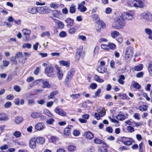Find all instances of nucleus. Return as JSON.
Returning <instances> with one entry per match:
<instances>
[{"mask_svg":"<svg viewBox=\"0 0 152 152\" xmlns=\"http://www.w3.org/2000/svg\"><path fill=\"white\" fill-rule=\"evenodd\" d=\"M124 20L125 19L121 18V15L120 18H116L112 24L113 27L116 29L121 28L126 24Z\"/></svg>","mask_w":152,"mask_h":152,"instance_id":"nucleus-1","label":"nucleus"},{"mask_svg":"<svg viewBox=\"0 0 152 152\" xmlns=\"http://www.w3.org/2000/svg\"><path fill=\"white\" fill-rule=\"evenodd\" d=\"M135 15L134 11L132 10L124 12L121 15V18L128 20H132L134 18Z\"/></svg>","mask_w":152,"mask_h":152,"instance_id":"nucleus-2","label":"nucleus"},{"mask_svg":"<svg viewBox=\"0 0 152 152\" xmlns=\"http://www.w3.org/2000/svg\"><path fill=\"white\" fill-rule=\"evenodd\" d=\"M83 49V47L80 46L77 49L75 57L76 60L77 61L79 60L80 57L83 58L85 55L84 52L82 51Z\"/></svg>","mask_w":152,"mask_h":152,"instance_id":"nucleus-3","label":"nucleus"},{"mask_svg":"<svg viewBox=\"0 0 152 152\" xmlns=\"http://www.w3.org/2000/svg\"><path fill=\"white\" fill-rule=\"evenodd\" d=\"M133 54V49L131 47H129L126 48L125 54V58L130 60L132 58Z\"/></svg>","mask_w":152,"mask_h":152,"instance_id":"nucleus-4","label":"nucleus"},{"mask_svg":"<svg viewBox=\"0 0 152 152\" xmlns=\"http://www.w3.org/2000/svg\"><path fill=\"white\" fill-rule=\"evenodd\" d=\"M141 18L145 20L151 21L152 20V15L148 12H145L141 14Z\"/></svg>","mask_w":152,"mask_h":152,"instance_id":"nucleus-5","label":"nucleus"},{"mask_svg":"<svg viewBox=\"0 0 152 152\" xmlns=\"http://www.w3.org/2000/svg\"><path fill=\"white\" fill-rule=\"evenodd\" d=\"M54 68L51 66H47L45 69V73L48 77H52L53 75Z\"/></svg>","mask_w":152,"mask_h":152,"instance_id":"nucleus-6","label":"nucleus"},{"mask_svg":"<svg viewBox=\"0 0 152 152\" xmlns=\"http://www.w3.org/2000/svg\"><path fill=\"white\" fill-rule=\"evenodd\" d=\"M38 9L40 14H45L49 12V10L47 6L38 7Z\"/></svg>","mask_w":152,"mask_h":152,"instance_id":"nucleus-7","label":"nucleus"},{"mask_svg":"<svg viewBox=\"0 0 152 152\" xmlns=\"http://www.w3.org/2000/svg\"><path fill=\"white\" fill-rule=\"evenodd\" d=\"M144 0H135V7L136 8H142L145 6Z\"/></svg>","mask_w":152,"mask_h":152,"instance_id":"nucleus-8","label":"nucleus"},{"mask_svg":"<svg viewBox=\"0 0 152 152\" xmlns=\"http://www.w3.org/2000/svg\"><path fill=\"white\" fill-rule=\"evenodd\" d=\"M55 112L58 115L63 117L66 116V113L62 109L56 107L55 110Z\"/></svg>","mask_w":152,"mask_h":152,"instance_id":"nucleus-9","label":"nucleus"},{"mask_svg":"<svg viewBox=\"0 0 152 152\" xmlns=\"http://www.w3.org/2000/svg\"><path fill=\"white\" fill-rule=\"evenodd\" d=\"M45 126L43 123L38 122L35 126V129L38 131L42 130L45 129Z\"/></svg>","mask_w":152,"mask_h":152,"instance_id":"nucleus-10","label":"nucleus"},{"mask_svg":"<svg viewBox=\"0 0 152 152\" xmlns=\"http://www.w3.org/2000/svg\"><path fill=\"white\" fill-rule=\"evenodd\" d=\"M37 143L36 138H32L29 141V146L31 148L34 149L36 147Z\"/></svg>","mask_w":152,"mask_h":152,"instance_id":"nucleus-11","label":"nucleus"},{"mask_svg":"<svg viewBox=\"0 0 152 152\" xmlns=\"http://www.w3.org/2000/svg\"><path fill=\"white\" fill-rule=\"evenodd\" d=\"M37 9L38 7H30L28 9L27 11L32 14H36L38 12Z\"/></svg>","mask_w":152,"mask_h":152,"instance_id":"nucleus-12","label":"nucleus"},{"mask_svg":"<svg viewBox=\"0 0 152 152\" xmlns=\"http://www.w3.org/2000/svg\"><path fill=\"white\" fill-rule=\"evenodd\" d=\"M83 135L87 139L91 140L94 137L93 134L90 131L85 132L83 134Z\"/></svg>","mask_w":152,"mask_h":152,"instance_id":"nucleus-13","label":"nucleus"},{"mask_svg":"<svg viewBox=\"0 0 152 152\" xmlns=\"http://www.w3.org/2000/svg\"><path fill=\"white\" fill-rule=\"evenodd\" d=\"M65 21L67 23L66 26L68 27H70L72 26L74 23V20L69 18L66 19Z\"/></svg>","mask_w":152,"mask_h":152,"instance_id":"nucleus-14","label":"nucleus"},{"mask_svg":"<svg viewBox=\"0 0 152 152\" xmlns=\"http://www.w3.org/2000/svg\"><path fill=\"white\" fill-rule=\"evenodd\" d=\"M42 83L43 88H50L51 87L50 85L49 84L48 81L47 80H42Z\"/></svg>","mask_w":152,"mask_h":152,"instance_id":"nucleus-15","label":"nucleus"},{"mask_svg":"<svg viewBox=\"0 0 152 152\" xmlns=\"http://www.w3.org/2000/svg\"><path fill=\"white\" fill-rule=\"evenodd\" d=\"M97 70L99 72L102 73H104L106 72L107 69V68L103 67L101 66H99L97 67Z\"/></svg>","mask_w":152,"mask_h":152,"instance_id":"nucleus-16","label":"nucleus"},{"mask_svg":"<svg viewBox=\"0 0 152 152\" xmlns=\"http://www.w3.org/2000/svg\"><path fill=\"white\" fill-rule=\"evenodd\" d=\"M59 62L62 65L65 66L66 67H69L70 66V63L69 61L61 60L59 61Z\"/></svg>","mask_w":152,"mask_h":152,"instance_id":"nucleus-17","label":"nucleus"},{"mask_svg":"<svg viewBox=\"0 0 152 152\" xmlns=\"http://www.w3.org/2000/svg\"><path fill=\"white\" fill-rule=\"evenodd\" d=\"M37 143L38 144H43L45 142V139L43 137H38L36 138Z\"/></svg>","mask_w":152,"mask_h":152,"instance_id":"nucleus-18","label":"nucleus"},{"mask_svg":"<svg viewBox=\"0 0 152 152\" xmlns=\"http://www.w3.org/2000/svg\"><path fill=\"white\" fill-rule=\"evenodd\" d=\"M92 18L96 22L99 21V22L101 23L102 25V23H104V22L102 20H100L98 15L97 14H93L92 15Z\"/></svg>","mask_w":152,"mask_h":152,"instance_id":"nucleus-19","label":"nucleus"},{"mask_svg":"<svg viewBox=\"0 0 152 152\" xmlns=\"http://www.w3.org/2000/svg\"><path fill=\"white\" fill-rule=\"evenodd\" d=\"M69 126L68 127L65 128L64 131V135L66 136H69L71 134V129L69 127ZM70 126L72 127V126Z\"/></svg>","mask_w":152,"mask_h":152,"instance_id":"nucleus-20","label":"nucleus"},{"mask_svg":"<svg viewBox=\"0 0 152 152\" xmlns=\"http://www.w3.org/2000/svg\"><path fill=\"white\" fill-rule=\"evenodd\" d=\"M23 120V118L21 116L16 117L15 119V123L17 124H20Z\"/></svg>","mask_w":152,"mask_h":152,"instance_id":"nucleus-21","label":"nucleus"},{"mask_svg":"<svg viewBox=\"0 0 152 152\" xmlns=\"http://www.w3.org/2000/svg\"><path fill=\"white\" fill-rule=\"evenodd\" d=\"M127 140H125V142H124V144L126 145H130L132 144V141L133 140L132 138H126Z\"/></svg>","mask_w":152,"mask_h":152,"instance_id":"nucleus-22","label":"nucleus"},{"mask_svg":"<svg viewBox=\"0 0 152 152\" xmlns=\"http://www.w3.org/2000/svg\"><path fill=\"white\" fill-rule=\"evenodd\" d=\"M78 9L81 12H84L87 10L86 7L82 4L78 5Z\"/></svg>","mask_w":152,"mask_h":152,"instance_id":"nucleus-23","label":"nucleus"},{"mask_svg":"<svg viewBox=\"0 0 152 152\" xmlns=\"http://www.w3.org/2000/svg\"><path fill=\"white\" fill-rule=\"evenodd\" d=\"M40 113L38 112H34L31 113V116L33 118H39Z\"/></svg>","mask_w":152,"mask_h":152,"instance_id":"nucleus-24","label":"nucleus"},{"mask_svg":"<svg viewBox=\"0 0 152 152\" xmlns=\"http://www.w3.org/2000/svg\"><path fill=\"white\" fill-rule=\"evenodd\" d=\"M94 142L96 144H103L106 145V144L102 140L98 138H96L94 139Z\"/></svg>","mask_w":152,"mask_h":152,"instance_id":"nucleus-25","label":"nucleus"},{"mask_svg":"<svg viewBox=\"0 0 152 152\" xmlns=\"http://www.w3.org/2000/svg\"><path fill=\"white\" fill-rule=\"evenodd\" d=\"M43 112L44 113L48 116L51 118H53L54 117V115L48 110L47 109L44 110Z\"/></svg>","mask_w":152,"mask_h":152,"instance_id":"nucleus-26","label":"nucleus"},{"mask_svg":"<svg viewBox=\"0 0 152 152\" xmlns=\"http://www.w3.org/2000/svg\"><path fill=\"white\" fill-rule=\"evenodd\" d=\"M76 6L74 4H72L69 9V12L72 14L75 13L76 12Z\"/></svg>","mask_w":152,"mask_h":152,"instance_id":"nucleus-27","label":"nucleus"},{"mask_svg":"<svg viewBox=\"0 0 152 152\" xmlns=\"http://www.w3.org/2000/svg\"><path fill=\"white\" fill-rule=\"evenodd\" d=\"M143 68V65L142 64H140L137 66H135L134 67V69L136 71H139L141 70Z\"/></svg>","mask_w":152,"mask_h":152,"instance_id":"nucleus-28","label":"nucleus"},{"mask_svg":"<svg viewBox=\"0 0 152 152\" xmlns=\"http://www.w3.org/2000/svg\"><path fill=\"white\" fill-rule=\"evenodd\" d=\"M125 77L123 75H121L119 77V78L118 80V81L119 83L121 84H123L124 83V80H125Z\"/></svg>","mask_w":152,"mask_h":152,"instance_id":"nucleus-29","label":"nucleus"},{"mask_svg":"<svg viewBox=\"0 0 152 152\" xmlns=\"http://www.w3.org/2000/svg\"><path fill=\"white\" fill-rule=\"evenodd\" d=\"M135 0H128L127 1V4L131 7H135Z\"/></svg>","mask_w":152,"mask_h":152,"instance_id":"nucleus-30","label":"nucleus"},{"mask_svg":"<svg viewBox=\"0 0 152 152\" xmlns=\"http://www.w3.org/2000/svg\"><path fill=\"white\" fill-rule=\"evenodd\" d=\"M58 92L57 91H54L53 92H51L49 96H48V99H52L53 98L54 96L58 94Z\"/></svg>","mask_w":152,"mask_h":152,"instance_id":"nucleus-31","label":"nucleus"},{"mask_svg":"<svg viewBox=\"0 0 152 152\" xmlns=\"http://www.w3.org/2000/svg\"><path fill=\"white\" fill-rule=\"evenodd\" d=\"M22 32L24 35L29 36L31 33V31L27 29H23L22 30Z\"/></svg>","mask_w":152,"mask_h":152,"instance_id":"nucleus-32","label":"nucleus"},{"mask_svg":"<svg viewBox=\"0 0 152 152\" xmlns=\"http://www.w3.org/2000/svg\"><path fill=\"white\" fill-rule=\"evenodd\" d=\"M98 112L101 117L105 115V111L103 107H102L100 110H99Z\"/></svg>","mask_w":152,"mask_h":152,"instance_id":"nucleus-33","label":"nucleus"},{"mask_svg":"<svg viewBox=\"0 0 152 152\" xmlns=\"http://www.w3.org/2000/svg\"><path fill=\"white\" fill-rule=\"evenodd\" d=\"M126 116L123 115L119 114L116 116V118L118 120L123 121L125 119Z\"/></svg>","mask_w":152,"mask_h":152,"instance_id":"nucleus-34","label":"nucleus"},{"mask_svg":"<svg viewBox=\"0 0 152 152\" xmlns=\"http://www.w3.org/2000/svg\"><path fill=\"white\" fill-rule=\"evenodd\" d=\"M7 117L4 114H0V121H5L8 120Z\"/></svg>","mask_w":152,"mask_h":152,"instance_id":"nucleus-35","label":"nucleus"},{"mask_svg":"<svg viewBox=\"0 0 152 152\" xmlns=\"http://www.w3.org/2000/svg\"><path fill=\"white\" fill-rule=\"evenodd\" d=\"M119 34V33L116 31H113L111 33V36L113 38L116 37Z\"/></svg>","mask_w":152,"mask_h":152,"instance_id":"nucleus-36","label":"nucleus"},{"mask_svg":"<svg viewBox=\"0 0 152 152\" xmlns=\"http://www.w3.org/2000/svg\"><path fill=\"white\" fill-rule=\"evenodd\" d=\"M50 6L51 7L55 9L58 8L59 6L58 4L54 2L51 3L50 4Z\"/></svg>","mask_w":152,"mask_h":152,"instance_id":"nucleus-37","label":"nucleus"},{"mask_svg":"<svg viewBox=\"0 0 152 152\" xmlns=\"http://www.w3.org/2000/svg\"><path fill=\"white\" fill-rule=\"evenodd\" d=\"M58 138L56 136H52L50 138V140L51 142H52L53 143H56V142L58 141Z\"/></svg>","mask_w":152,"mask_h":152,"instance_id":"nucleus-38","label":"nucleus"},{"mask_svg":"<svg viewBox=\"0 0 152 152\" xmlns=\"http://www.w3.org/2000/svg\"><path fill=\"white\" fill-rule=\"evenodd\" d=\"M148 69L150 76L152 77V63L149 64Z\"/></svg>","mask_w":152,"mask_h":152,"instance_id":"nucleus-39","label":"nucleus"},{"mask_svg":"<svg viewBox=\"0 0 152 152\" xmlns=\"http://www.w3.org/2000/svg\"><path fill=\"white\" fill-rule=\"evenodd\" d=\"M95 79L96 81L99 83H102L104 81L103 80L100 79L99 76L97 75H95Z\"/></svg>","mask_w":152,"mask_h":152,"instance_id":"nucleus-40","label":"nucleus"},{"mask_svg":"<svg viewBox=\"0 0 152 152\" xmlns=\"http://www.w3.org/2000/svg\"><path fill=\"white\" fill-rule=\"evenodd\" d=\"M72 77V76L68 73L65 79V81L66 82H68L70 81L71 80Z\"/></svg>","mask_w":152,"mask_h":152,"instance_id":"nucleus-41","label":"nucleus"},{"mask_svg":"<svg viewBox=\"0 0 152 152\" xmlns=\"http://www.w3.org/2000/svg\"><path fill=\"white\" fill-rule=\"evenodd\" d=\"M76 149V147L74 145H69L68 147V149L70 151H73L75 150Z\"/></svg>","mask_w":152,"mask_h":152,"instance_id":"nucleus-42","label":"nucleus"},{"mask_svg":"<svg viewBox=\"0 0 152 152\" xmlns=\"http://www.w3.org/2000/svg\"><path fill=\"white\" fill-rule=\"evenodd\" d=\"M108 48H109L113 50L115 48L116 45L112 43H110L108 44Z\"/></svg>","mask_w":152,"mask_h":152,"instance_id":"nucleus-43","label":"nucleus"},{"mask_svg":"<svg viewBox=\"0 0 152 152\" xmlns=\"http://www.w3.org/2000/svg\"><path fill=\"white\" fill-rule=\"evenodd\" d=\"M99 152H107V149L106 147L102 146L100 147L99 149Z\"/></svg>","mask_w":152,"mask_h":152,"instance_id":"nucleus-44","label":"nucleus"},{"mask_svg":"<svg viewBox=\"0 0 152 152\" xmlns=\"http://www.w3.org/2000/svg\"><path fill=\"white\" fill-rule=\"evenodd\" d=\"M50 36V34L49 31H47L43 32L41 34V36L42 37H43L45 36Z\"/></svg>","mask_w":152,"mask_h":152,"instance_id":"nucleus-45","label":"nucleus"},{"mask_svg":"<svg viewBox=\"0 0 152 152\" xmlns=\"http://www.w3.org/2000/svg\"><path fill=\"white\" fill-rule=\"evenodd\" d=\"M133 87L135 88L140 89L141 87V86L137 82H135L133 84Z\"/></svg>","mask_w":152,"mask_h":152,"instance_id":"nucleus-46","label":"nucleus"},{"mask_svg":"<svg viewBox=\"0 0 152 152\" xmlns=\"http://www.w3.org/2000/svg\"><path fill=\"white\" fill-rule=\"evenodd\" d=\"M81 94H72L70 95V97H72L73 99H78L80 96Z\"/></svg>","mask_w":152,"mask_h":152,"instance_id":"nucleus-47","label":"nucleus"},{"mask_svg":"<svg viewBox=\"0 0 152 152\" xmlns=\"http://www.w3.org/2000/svg\"><path fill=\"white\" fill-rule=\"evenodd\" d=\"M138 109L142 111H146L147 110V107L145 105L140 106L139 107Z\"/></svg>","mask_w":152,"mask_h":152,"instance_id":"nucleus-48","label":"nucleus"},{"mask_svg":"<svg viewBox=\"0 0 152 152\" xmlns=\"http://www.w3.org/2000/svg\"><path fill=\"white\" fill-rule=\"evenodd\" d=\"M76 29L74 27H72L70 28L69 31V33L70 34H73L75 33Z\"/></svg>","mask_w":152,"mask_h":152,"instance_id":"nucleus-49","label":"nucleus"},{"mask_svg":"<svg viewBox=\"0 0 152 152\" xmlns=\"http://www.w3.org/2000/svg\"><path fill=\"white\" fill-rule=\"evenodd\" d=\"M59 35L61 37H64L66 36L67 34L66 32L63 31L60 33Z\"/></svg>","mask_w":152,"mask_h":152,"instance_id":"nucleus-50","label":"nucleus"},{"mask_svg":"<svg viewBox=\"0 0 152 152\" xmlns=\"http://www.w3.org/2000/svg\"><path fill=\"white\" fill-rule=\"evenodd\" d=\"M145 33L148 35L151 36L152 34V31L151 29L149 28H146L145 30Z\"/></svg>","mask_w":152,"mask_h":152,"instance_id":"nucleus-51","label":"nucleus"},{"mask_svg":"<svg viewBox=\"0 0 152 152\" xmlns=\"http://www.w3.org/2000/svg\"><path fill=\"white\" fill-rule=\"evenodd\" d=\"M55 121V120L53 118H50L47 120L46 121V123L47 124L49 125H52L53 124V122Z\"/></svg>","mask_w":152,"mask_h":152,"instance_id":"nucleus-52","label":"nucleus"},{"mask_svg":"<svg viewBox=\"0 0 152 152\" xmlns=\"http://www.w3.org/2000/svg\"><path fill=\"white\" fill-rule=\"evenodd\" d=\"M14 135L16 138L19 137L21 135V133L19 131H16L14 132Z\"/></svg>","mask_w":152,"mask_h":152,"instance_id":"nucleus-53","label":"nucleus"},{"mask_svg":"<svg viewBox=\"0 0 152 152\" xmlns=\"http://www.w3.org/2000/svg\"><path fill=\"white\" fill-rule=\"evenodd\" d=\"M55 68L57 70V74L62 72V71L61 69V67H59L58 65H56L55 66Z\"/></svg>","mask_w":152,"mask_h":152,"instance_id":"nucleus-54","label":"nucleus"},{"mask_svg":"<svg viewBox=\"0 0 152 152\" xmlns=\"http://www.w3.org/2000/svg\"><path fill=\"white\" fill-rule=\"evenodd\" d=\"M31 47V45L30 44L28 43L24 44L23 46V48H30Z\"/></svg>","mask_w":152,"mask_h":152,"instance_id":"nucleus-55","label":"nucleus"},{"mask_svg":"<svg viewBox=\"0 0 152 152\" xmlns=\"http://www.w3.org/2000/svg\"><path fill=\"white\" fill-rule=\"evenodd\" d=\"M73 134L74 136H77L80 135V132L78 130H74L73 132Z\"/></svg>","mask_w":152,"mask_h":152,"instance_id":"nucleus-56","label":"nucleus"},{"mask_svg":"<svg viewBox=\"0 0 152 152\" xmlns=\"http://www.w3.org/2000/svg\"><path fill=\"white\" fill-rule=\"evenodd\" d=\"M127 129L128 132L131 133L134 131V128L133 127L130 126H127Z\"/></svg>","mask_w":152,"mask_h":152,"instance_id":"nucleus-57","label":"nucleus"},{"mask_svg":"<svg viewBox=\"0 0 152 152\" xmlns=\"http://www.w3.org/2000/svg\"><path fill=\"white\" fill-rule=\"evenodd\" d=\"M75 72V69L74 68L71 69L68 72V74L73 76Z\"/></svg>","mask_w":152,"mask_h":152,"instance_id":"nucleus-58","label":"nucleus"},{"mask_svg":"<svg viewBox=\"0 0 152 152\" xmlns=\"http://www.w3.org/2000/svg\"><path fill=\"white\" fill-rule=\"evenodd\" d=\"M15 58H19L22 57V53L21 52L17 53L15 56Z\"/></svg>","mask_w":152,"mask_h":152,"instance_id":"nucleus-59","label":"nucleus"},{"mask_svg":"<svg viewBox=\"0 0 152 152\" xmlns=\"http://www.w3.org/2000/svg\"><path fill=\"white\" fill-rule=\"evenodd\" d=\"M144 75V73L143 72H140L136 75V77L137 78H141Z\"/></svg>","mask_w":152,"mask_h":152,"instance_id":"nucleus-60","label":"nucleus"},{"mask_svg":"<svg viewBox=\"0 0 152 152\" xmlns=\"http://www.w3.org/2000/svg\"><path fill=\"white\" fill-rule=\"evenodd\" d=\"M97 87V84L94 83H92L90 85V87L93 89H96Z\"/></svg>","mask_w":152,"mask_h":152,"instance_id":"nucleus-61","label":"nucleus"},{"mask_svg":"<svg viewBox=\"0 0 152 152\" xmlns=\"http://www.w3.org/2000/svg\"><path fill=\"white\" fill-rule=\"evenodd\" d=\"M14 88L15 91L18 92H20L21 90L20 87L18 86H14Z\"/></svg>","mask_w":152,"mask_h":152,"instance_id":"nucleus-62","label":"nucleus"},{"mask_svg":"<svg viewBox=\"0 0 152 152\" xmlns=\"http://www.w3.org/2000/svg\"><path fill=\"white\" fill-rule=\"evenodd\" d=\"M14 98V97L13 95L10 94L7 96L6 97V99L7 100H12Z\"/></svg>","mask_w":152,"mask_h":152,"instance_id":"nucleus-63","label":"nucleus"},{"mask_svg":"<svg viewBox=\"0 0 152 152\" xmlns=\"http://www.w3.org/2000/svg\"><path fill=\"white\" fill-rule=\"evenodd\" d=\"M58 26L60 28H64V24L62 22L59 21L58 23Z\"/></svg>","mask_w":152,"mask_h":152,"instance_id":"nucleus-64","label":"nucleus"}]
</instances>
